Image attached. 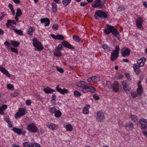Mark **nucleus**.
<instances>
[{"label":"nucleus","mask_w":147,"mask_h":147,"mask_svg":"<svg viewBox=\"0 0 147 147\" xmlns=\"http://www.w3.org/2000/svg\"><path fill=\"white\" fill-rule=\"evenodd\" d=\"M61 113L60 110H57L55 112V115L57 117H59L61 116Z\"/></svg>","instance_id":"40"},{"label":"nucleus","mask_w":147,"mask_h":147,"mask_svg":"<svg viewBox=\"0 0 147 147\" xmlns=\"http://www.w3.org/2000/svg\"><path fill=\"white\" fill-rule=\"evenodd\" d=\"M50 21L49 19L47 18H42L41 19V23H45V26H48L49 25Z\"/></svg>","instance_id":"24"},{"label":"nucleus","mask_w":147,"mask_h":147,"mask_svg":"<svg viewBox=\"0 0 147 147\" xmlns=\"http://www.w3.org/2000/svg\"><path fill=\"white\" fill-rule=\"evenodd\" d=\"M52 29L55 30H57L59 28V26L57 24L53 25L52 27Z\"/></svg>","instance_id":"46"},{"label":"nucleus","mask_w":147,"mask_h":147,"mask_svg":"<svg viewBox=\"0 0 147 147\" xmlns=\"http://www.w3.org/2000/svg\"><path fill=\"white\" fill-rule=\"evenodd\" d=\"M13 130L16 133L18 134H22V131L20 129L17 128L16 127L13 128Z\"/></svg>","instance_id":"29"},{"label":"nucleus","mask_w":147,"mask_h":147,"mask_svg":"<svg viewBox=\"0 0 147 147\" xmlns=\"http://www.w3.org/2000/svg\"><path fill=\"white\" fill-rule=\"evenodd\" d=\"M27 129L31 132H36L37 131V128L33 123L29 124L27 127Z\"/></svg>","instance_id":"6"},{"label":"nucleus","mask_w":147,"mask_h":147,"mask_svg":"<svg viewBox=\"0 0 147 147\" xmlns=\"http://www.w3.org/2000/svg\"><path fill=\"white\" fill-rule=\"evenodd\" d=\"M119 84L117 82H115L112 86L113 90L115 92L118 91L119 90Z\"/></svg>","instance_id":"18"},{"label":"nucleus","mask_w":147,"mask_h":147,"mask_svg":"<svg viewBox=\"0 0 147 147\" xmlns=\"http://www.w3.org/2000/svg\"><path fill=\"white\" fill-rule=\"evenodd\" d=\"M93 97L96 100H98L100 99L99 97L96 94L94 95L93 96Z\"/></svg>","instance_id":"58"},{"label":"nucleus","mask_w":147,"mask_h":147,"mask_svg":"<svg viewBox=\"0 0 147 147\" xmlns=\"http://www.w3.org/2000/svg\"><path fill=\"white\" fill-rule=\"evenodd\" d=\"M56 109L55 107L52 108L50 110V112L52 113H55V112L56 111Z\"/></svg>","instance_id":"53"},{"label":"nucleus","mask_w":147,"mask_h":147,"mask_svg":"<svg viewBox=\"0 0 147 147\" xmlns=\"http://www.w3.org/2000/svg\"><path fill=\"white\" fill-rule=\"evenodd\" d=\"M146 60V58L143 57L140 59H138L137 61V63L140 67H142L144 66Z\"/></svg>","instance_id":"11"},{"label":"nucleus","mask_w":147,"mask_h":147,"mask_svg":"<svg viewBox=\"0 0 147 147\" xmlns=\"http://www.w3.org/2000/svg\"><path fill=\"white\" fill-rule=\"evenodd\" d=\"M105 3V1H103L101 2V5L100 9L102 8L103 7L104 4Z\"/></svg>","instance_id":"64"},{"label":"nucleus","mask_w":147,"mask_h":147,"mask_svg":"<svg viewBox=\"0 0 147 147\" xmlns=\"http://www.w3.org/2000/svg\"><path fill=\"white\" fill-rule=\"evenodd\" d=\"M143 22V20L140 18H137L136 21V26L138 28H141L142 27V23Z\"/></svg>","instance_id":"14"},{"label":"nucleus","mask_w":147,"mask_h":147,"mask_svg":"<svg viewBox=\"0 0 147 147\" xmlns=\"http://www.w3.org/2000/svg\"><path fill=\"white\" fill-rule=\"evenodd\" d=\"M125 77L128 79L131 80V77L129 74L128 73H125Z\"/></svg>","instance_id":"55"},{"label":"nucleus","mask_w":147,"mask_h":147,"mask_svg":"<svg viewBox=\"0 0 147 147\" xmlns=\"http://www.w3.org/2000/svg\"><path fill=\"white\" fill-rule=\"evenodd\" d=\"M73 38L74 40L80 43L82 42V39L79 36H74Z\"/></svg>","instance_id":"27"},{"label":"nucleus","mask_w":147,"mask_h":147,"mask_svg":"<svg viewBox=\"0 0 147 147\" xmlns=\"http://www.w3.org/2000/svg\"><path fill=\"white\" fill-rule=\"evenodd\" d=\"M130 117L132 121L135 122H138V117L136 115H131Z\"/></svg>","instance_id":"31"},{"label":"nucleus","mask_w":147,"mask_h":147,"mask_svg":"<svg viewBox=\"0 0 147 147\" xmlns=\"http://www.w3.org/2000/svg\"><path fill=\"white\" fill-rule=\"evenodd\" d=\"M94 8L99 7L100 8L101 5V0H95L94 2L91 5Z\"/></svg>","instance_id":"10"},{"label":"nucleus","mask_w":147,"mask_h":147,"mask_svg":"<svg viewBox=\"0 0 147 147\" xmlns=\"http://www.w3.org/2000/svg\"><path fill=\"white\" fill-rule=\"evenodd\" d=\"M134 124L131 121H129L128 123L125 125V128L128 131H132L134 127Z\"/></svg>","instance_id":"9"},{"label":"nucleus","mask_w":147,"mask_h":147,"mask_svg":"<svg viewBox=\"0 0 147 147\" xmlns=\"http://www.w3.org/2000/svg\"><path fill=\"white\" fill-rule=\"evenodd\" d=\"M88 84L87 85L84 87L82 88L80 90L82 92L84 93H87L88 92Z\"/></svg>","instance_id":"30"},{"label":"nucleus","mask_w":147,"mask_h":147,"mask_svg":"<svg viewBox=\"0 0 147 147\" xmlns=\"http://www.w3.org/2000/svg\"><path fill=\"white\" fill-rule=\"evenodd\" d=\"M59 53H56L55 52H54V54L55 56H57L58 57H60L61 55V52L59 51Z\"/></svg>","instance_id":"54"},{"label":"nucleus","mask_w":147,"mask_h":147,"mask_svg":"<svg viewBox=\"0 0 147 147\" xmlns=\"http://www.w3.org/2000/svg\"><path fill=\"white\" fill-rule=\"evenodd\" d=\"M143 90V88L142 86H140L139 87H138L137 90V92L138 95L141 96L142 94Z\"/></svg>","instance_id":"26"},{"label":"nucleus","mask_w":147,"mask_h":147,"mask_svg":"<svg viewBox=\"0 0 147 147\" xmlns=\"http://www.w3.org/2000/svg\"><path fill=\"white\" fill-rule=\"evenodd\" d=\"M91 77L92 80V82L94 83L97 82L100 80V78L97 76H94Z\"/></svg>","instance_id":"34"},{"label":"nucleus","mask_w":147,"mask_h":147,"mask_svg":"<svg viewBox=\"0 0 147 147\" xmlns=\"http://www.w3.org/2000/svg\"><path fill=\"white\" fill-rule=\"evenodd\" d=\"M47 125L50 129L53 130L56 129L57 127V125L51 123H47Z\"/></svg>","instance_id":"20"},{"label":"nucleus","mask_w":147,"mask_h":147,"mask_svg":"<svg viewBox=\"0 0 147 147\" xmlns=\"http://www.w3.org/2000/svg\"><path fill=\"white\" fill-rule=\"evenodd\" d=\"M13 29L14 30L15 32L17 34L21 36L23 35V33L22 30H18L17 29L13 28Z\"/></svg>","instance_id":"36"},{"label":"nucleus","mask_w":147,"mask_h":147,"mask_svg":"<svg viewBox=\"0 0 147 147\" xmlns=\"http://www.w3.org/2000/svg\"><path fill=\"white\" fill-rule=\"evenodd\" d=\"M59 85H58L56 87V90L58 92L62 94H64L65 93H68L69 92V90L66 88H64L62 89L59 88Z\"/></svg>","instance_id":"8"},{"label":"nucleus","mask_w":147,"mask_h":147,"mask_svg":"<svg viewBox=\"0 0 147 147\" xmlns=\"http://www.w3.org/2000/svg\"><path fill=\"white\" fill-rule=\"evenodd\" d=\"M11 43L13 46L16 47H18L20 44L19 42L13 40L11 41Z\"/></svg>","instance_id":"33"},{"label":"nucleus","mask_w":147,"mask_h":147,"mask_svg":"<svg viewBox=\"0 0 147 147\" xmlns=\"http://www.w3.org/2000/svg\"><path fill=\"white\" fill-rule=\"evenodd\" d=\"M26 113L25 109L24 108H21L19 109V111L17 112L15 115V117L17 119Z\"/></svg>","instance_id":"4"},{"label":"nucleus","mask_w":147,"mask_h":147,"mask_svg":"<svg viewBox=\"0 0 147 147\" xmlns=\"http://www.w3.org/2000/svg\"><path fill=\"white\" fill-rule=\"evenodd\" d=\"M119 46L117 45L115 48V49L113 51V52L119 53Z\"/></svg>","instance_id":"49"},{"label":"nucleus","mask_w":147,"mask_h":147,"mask_svg":"<svg viewBox=\"0 0 147 147\" xmlns=\"http://www.w3.org/2000/svg\"><path fill=\"white\" fill-rule=\"evenodd\" d=\"M140 124L141 126L142 130L146 129L147 127V122L146 120L144 119H141L139 121Z\"/></svg>","instance_id":"7"},{"label":"nucleus","mask_w":147,"mask_h":147,"mask_svg":"<svg viewBox=\"0 0 147 147\" xmlns=\"http://www.w3.org/2000/svg\"><path fill=\"white\" fill-rule=\"evenodd\" d=\"M62 44H59L58 45V47H57V50H63V47Z\"/></svg>","instance_id":"56"},{"label":"nucleus","mask_w":147,"mask_h":147,"mask_svg":"<svg viewBox=\"0 0 147 147\" xmlns=\"http://www.w3.org/2000/svg\"><path fill=\"white\" fill-rule=\"evenodd\" d=\"M102 47L105 50L109 51L111 50L110 47H108L106 44H105L102 45Z\"/></svg>","instance_id":"42"},{"label":"nucleus","mask_w":147,"mask_h":147,"mask_svg":"<svg viewBox=\"0 0 147 147\" xmlns=\"http://www.w3.org/2000/svg\"><path fill=\"white\" fill-rule=\"evenodd\" d=\"M121 83L122 86H123V90L125 91H126L127 90V89L126 87L127 84L126 81H123Z\"/></svg>","instance_id":"35"},{"label":"nucleus","mask_w":147,"mask_h":147,"mask_svg":"<svg viewBox=\"0 0 147 147\" xmlns=\"http://www.w3.org/2000/svg\"><path fill=\"white\" fill-rule=\"evenodd\" d=\"M106 85L109 88H112V86L111 85V82L109 81H107L106 84Z\"/></svg>","instance_id":"52"},{"label":"nucleus","mask_w":147,"mask_h":147,"mask_svg":"<svg viewBox=\"0 0 147 147\" xmlns=\"http://www.w3.org/2000/svg\"><path fill=\"white\" fill-rule=\"evenodd\" d=\"M31 147H41L39 144L32 142L31 144Z\"/></svg>","instance_id":"44"},{"label":"nucleus","mask_w":147,"mask_h":147,"mask_svg":"<svg viewBox=\"0 0 147 147\" xmlns=\"http://www.w3.org/2000/svg\"><path fill=\"white\" fill-rule=\"evenodd\" d=\"M130 50L128 48H126L125 50L121 52L122 56L123 57H125L126 56H128L129 55Z\"/></svg>","instance_id":"19"},{"label":"nucleus","mask_w":147,"mask_h":147,"mask_svg":"<svg viewBox=\"0 0 147 147\" xmlns=\"http://www.w3.org/2000/svg\"><path fill=\"white\" fill-rule=\"evenodd\" d=\"M119 56V53L113 52L111 53V59L112 61H114L117 59Z\"/></svg>","instance_id":"17"},{"label":"nucleus","mask_w":147,"mask_h":147,"mask_svg":"<svg viewBox=\"0 0 147 147\" xmlns=\"http://www.w3.org/2000/svg\"><path fill=\"white\" fill-rule=\"evenodd\" d=\"M125 9V8L124 7H121L118 8L117 10L118 11H123Z\"/></svg>","instance_id":"61"},{"label":"nucleus","mask_w":147,"mask_h":147,"mask_svg":"<svg viewBox=\"0 0 147 147\" xmlns=\"http://www.w3.org/2000/svg\"><path fill=\"white\" fill-rule=\"evenodd\" d=\"M131 94L133 98H135L138 95V93H137L136 92L134 91L131 92Z\"/></svg>","instance_id":"48"},{"label":"nucleus","mask_w":147,"mask_h":147,"mask_svg":"<svg viewBox=\"0 0 147 147\" xmlns=\"http://www.w3.org/2000/svg\"><path fill=\"white\" fill-rule=\"evenodd\" d=\"M24 147H31V145L30 143L28 142H25L23 144Z\"/></svg>","instance_id":"43"},{"label":"nucleus","mask_w":147,"mask_h":147,"mask_svg":"<svg viewBox=\"0 0 147 147\" xmlns=\"http://www.w3.org/2000/svg\"><path fill=\"white\" fill-rule=\"evenodd\" d=\"M7 88L11 90H13L14 89V87L13 85L9 84L7 85Z\"/></svg>","instance_id":"47"},{"label":"nucleus","mask_w":147,"mask_h":147,"mask_svg":"<svg viewBox=\"0 0 147 147\" xmlns=\"http://www.w3.org/2000/svg\"><path fill=\"white\" fill-rule=\"evenodd\" d=\"M74 95L76 97H78L81 95V93L77 90H75L74 92Z\"/></svg>","instance_id":"39"},{"label":"nucleus","mask_w":147,"mask_h":147,"mask_svg":"<svg viewBox=\"0 0 147 147\" xmlns=\"http://www.w3.org/2000/svg\"><path fill=\"white\" fill-rule=\"evenodd\" d=\"M43 90L47 94L52 93L53 92H55V90L52 89L48 87L46 88H44Z\"/></svg>","instance_id":"21"},{"label":"nucleus","mask_w":147,"mask_h":147,"mask_svg":"<svg viewBox=\"0 0 147 147\" xmlns=\"http://www.w3.org/2000/svg\"><path fill=\"white\" fill-rule=\"evenodd\" d=\"M140 67L136 64H134L133 65L134 71L137 74H138L140 72Z\"/></svg>","instance_id":"22"},{"label":"nucleus","mask_w":147,"mask_h":147,"mask_svg":"<svg viewBox=\"0 0 147 147\" xmlns=\"http://www.w3.org/2000/svg\"><path fill=\"white\" fill-rule=\"evenodd\" d=\"M95 18L97 20H99V18H106L107 17V14L102 10H98L96 11L94 14Z\"/></svg>","instance_id":"2"},{"label":"nucleus","mask_w":147,"mask_h":147,"mask_svg":"<svg viewBox=\"0 0 147 147\" xmlns=\"http://www.w3.org/2000/svg\"><path fill=\"white\" fill-rule=\"evenodd\" d=\"M107 28H105L104 30V32L106 34H108L111 32L118 39L120 38V35L119 31L114 26L107 24Z\"/></svg>","instance_id":"1"},{"label":"nucleus","mask_w":147,"mask_h":147,"mask_svg":"<svg viewBox=\"0 0 147 147\" xmlns=\"http://www.w3.org/2000/svg\"><path fill=\"white\" fill-rule=\"evenodd\" d=\"M56 96L55 94L53 95L51 97V102L53 104L54 103L56 100Z\"/></svg>","instance_id":"45"},{"label":"nucleus","mask_w":147,"mask_h":147,"mask_svg":"<svg viewBox=\"0 0 147 147\" xmlns=\"http://www.w3.org/2000/svg\"><path fill=\"white\" fill-rule=\"evenodd\" d=\"M0 71L8 77H10L11 76L10 74L8 71L5 68L1 66H0Z\"/></svg>","instance_id":"16"},{"label":"nucleus","mask_w":147,"mask_h":147,"mask_svg":"<svg viewBox=\"0 0 147 147\" xmlns=\"http://www.w3.org/2000/svg\"><path fill=\"white\" fill-rule=\"evenodd\" d=\"M33 44V46L35 47L38 51H40L43 49V47L41 44L36 38L32 39Z\"/></svg>","instance_id":"3"},{"label":"nucleus","mask_w":147,"mask_h":147,"mask_svg":"<svg viewBox=\"0 0 147 147\" xmlns=\"http://www.w3.org/2000/svg\"><path fill=\"white\" fill-rule=\"evenodd\" d=\"M4 45L8 47L10 45L9 43L7 41H6L4 43Z\"/></svg>","instance_id":"63"},{"label":"nucleus","mask_w":147,"mask_h":147,"mask_svg":"<svg viewBox=\"0 0 147 147\" xmlns=\"http://www.w3.org/2000/svg\"><path fill=\"white\" fill-rule=\"evenodd\" d=\"M71 0H63L62 3L63 5L66 6L68 5L71 2Z\"/></svg>","instance_id":"41"},{"label":"nucleus","mask_w":147,"mask_h":147,"mask_svg":"<svg viewBox=\"0 0 147 147\" xmlns=\"http://www.w3.org/2000/svg\"><path fill=\"white\" fill-rule=\"evenodd\" d=\"M62 44L65 47L70 49H74V47L68 42L66 41H63L61 42Z\"/></svg>","instance_id":"13"},{"label":"nucleus","mask_w":147,"mask_h":147,"mask_svg":"<svg viewBox=\"0 0 147 147\" xmlns=\"http://www.w3.org/2000/svg\"><path fill=\"white\" fill-rule=\"evenodd\" d=\"M8 6L10 10H13V6L12 4L11 3H9L8 5Z\"/></svg>","instance_id":"62"},{"label":"nucleus","mask_w":147,"mask_h":147,"mask_svg":"<svg viewBox=\"0 0 147 147\" xmlns=\"http://www.w3.org/2000/svg\"><path fill=\"white\" fill-rule=\"evenodd\" d=\"M104 118V114L102 111H99L97 112L96 119L98 121L102 122Z\"/></svg>","instance_id":"5"},{"label":"nucleus","mask_w":147,"mask_h":147,"mask_svg":"<svg viewBox=\"0 0 147 147\" xmlns=\"http://www.w3.org/2000/svg\"><path fill=\"white\" fill-rule=\"evenodd\" d=\"M22 14V11L19 8H18L17 10L16 15L17 16L20 17Z\"/></svg>","instance_id":"37"},{"label":"nucleus","mask_w":147,"mask_h":147,"mask_svg":"<svg viewBox=\"0 0 147 147\" xmlns=\"http://www.w3.org/2000/svg\"><path fill=\"white\" fill-rule=\"evenodd\" d=\"M1 109H2L3 110H3H5L7 108V106L6 105H3L1 106Z\"/></svg>","instance_id":"60"},{"label":"nucleus","mask_w":147,"mask_h":147,"mask_svg":"<svg viewBox=\"0 0 147 147\" xmlns=\"http://www.w3.org/2000/svg\"><path fill=\"white\" fill-rule=\"evenodd\" d=\"M50 35L52 38L55 39L63 40L64 39V36L61 34H57L55 35L53 34H51Z\"/></svg>","instance_id":"15"},{"label":"nucleus","mask_w":147,"mask_h":147,"mask_svg":"<svg viewBox=\"0 0 147 147\" xmlns=\"http://www.w3.org/2000/svg\"><path fill=\"white\" fill-rule=\"evenodd\" d=\"M11 51L14 53H17L18 52V51L17 50V49L16 48H13L12 47H10Z\"/></svg>","instance_id":"50"},{"label":"nucleus","mask_w":147,"mask_h":147,"mask_svg":"<svg viewBox=\"0 0 147 147\" xmlns=\"http://www.w3.org/2000/svg\"><path fill=\"white\" fill-rule=\"evenodd\" d=\"M88 3V2H82L80 3V5L81 6H84L86 5Z\"/></svg>","instance_id":"59"},{"label":"nucleus","mask_w":147,"mask_h":147,"mask_svg":"<svg viewBox=\"0 0 147 147\" xmlns=\"http://www.w3.org/2000/svg\"><path fill=\"white\" fill-rule=\"evenodd\" d=\"M88 92H90L91 93H94L96 92V89L93 86H89L88 85Z\"/></svg>","instance_id":"32"},{"label":"nucleus","mask_w":147,"mask_h":147,"mask_svg":"<svg viewBox=\"0 0 147 147\" xmlns=\"http://www.w3.org/2000/svg\"><path fill=\"white\" fill-rule=\"evenodd\" d=\"M56 68L57 71L61 73H63L64 72V70L61 68H59L57 66H56Z\"/></svg>","instance_id":"51"},{"label":"nucleus","mask_w":147,"mask_h":147,"mask_svg":"<svg viewBox=\"0 0 147 147\" xmlns=\"http://www.w3.org/2000/svg\"><path fill=\"white\" fill-rule=\"evenodd\" d=\"M31 103V101L30 100H27L26 101V104L28 106L30 105Z\"/></svg>","instance_id":"57"},{"label":"nucleus","mask_w":147,"mask_h":147,"mask_svg":"<svg viewBox=\"0 0 147 147\" xmlns=\"http://www.w3.org/2000/svg\"><path fill=\"white\" fill-rule=\"evenodd\" d=\"M66 128L67 131H71L72 130L73 127L70 124H68L66 125Z\"/></svg>","instance_id":"38"},{"label":"nucleus","mask_w":147,"mask_h":147,"mask_svg":"<svg viewBox=\"0 0 147 147\" xmlns=\"http://www.w3.org/2000/svg\"><path fill=\"white\" fill-rule=\"evenodd\" d=\"M35 30L34 28L32 26L30 27L28 30L27 33L30 35H31L33 32Z\"/></svg>","instance_id":"28"},{"label":"nucleus","mask_w":147,"mask_h":147,"mask_svg":"<svg viewBox=\"0 0 147 147\" xmlns=\"http://www.w3.org/2000/svg\"><path fill=\"white\" fill-rule=\"evenodd\" d=\"M11 24L16 25L17 23L14 20H7V22L6 23V25L7 27H9L11 25Z\"/></svg>","instance_id":"23"},{"label":"nucleus","mask_w":147,"mask_h":147,"mask_svg":"<svg viewBox=\"0 0 147 147\" xmlns=\"http://www.w3.org/2000/svg\"><path fill=\"white\" fill-rule=\"evenodd\" d=\"M88 84L87 82L84 81H81L78 82L77 83L76 85L77 86L80 88H82L87 85H88Z\"/></svg>","instance_id":"12"},{"label":"nucleus","mask_w":147,"mask_h":147,"mask_svg":"<svg viewBox=\"0 0 147 147\" xmlns=\"http://www.w3.org/2000/svg\"><path fill=\"white\" fill-rule=\"evenodd\" d=\"M90 108V105H88L86 106L85 107L83 108V113L86 114L88 113L89 111L88 109Z\"/></svg>","instance_id":"25"}]
</instances>
